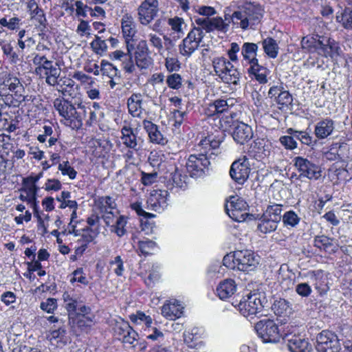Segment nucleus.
Segmentation results:
<instances>
[{"instance_id": "nucleus-36", "label": "nucleus", "mask_w": 352, "mask_h": 352, "mask_svg": "<svg viewBox=\"0 0 352 352\" xmlns=\"http://www.w3.org/2000/svg\"><path fill=\"white\" fill-rule=\"evenodd\" d=\"M221 140L212 135H209L201 140L198 145L200 151L208 155L210 150H215L219 148Z\"/></svg>"}, {"instance_id": "nucleus-37", "label": "nucleus", "mask_w": 352, "mask_h": 352, "mask_svg": "<svg viewBox=\"0 0 352 352\" xmlns=\"http://www.w3.org/2000/svg\"><path fill=\"white\" fill-rule=\"evenodd\" d=\"M313 279L315 288L320 294H325L329 289L327 277L322 271L318 270L314 272Z\"/></svg>"}, {"instance_id": "nucleus-49", "label": "nucleus", "mask_w": 352, "mask_h": 352, "mask_svg": "<svg viewBox=\"0 0 352 352\" xmlns=\"http://www.w3.org/2000/svg\"><path fill=\"white\" fill-rule=\"evenodd\" d=\"M146 43L150 45L151 47L156 49L157 52L162 55V51L163 50V42L162 39L156 33H149L146 36Z\"/></svg>"}, {"instance_id": "nucleus-60", "label": "nucleus", "mask_w": 352, "mask_h": 352, "mask_svg": "<svg viewBox=\"0 0 352 352\" xmlns=\"http://www.w3.org/2000/svg\"><path fill=\"white\" fill-rule=\"evenodd\" d=\"M195 12L200 15L206 16L205 19H210V16L217 14L214 8L208 6H199L195 8Z\"/></svg>"}, {"instance_id": "nucleus-47", "label": "nucleus", "mask_w": 352, "mask_h": 352, "mask_svg": "<svg viewBox=\"0 0 352 352\" xmlns=\"http://www.w3.org/2000/svg\"><path fill=\"white\" fill-rule=\"evenodd\" d=\"M283 223L285 227L294 228L300 222V217L293 210L286 212L282 217Z\"/></svg>"}, {"instance_id": "nucleus-3", "label": "nucleus", "mask_w": 352, "mask_h": 352, "mask_svg": "<svg viewBox=\"0 0 352 352\" xmlns=\"http://www.w3.org/2000/svg\"><path fill=\"white\" fill-rule=\"evenodd\" d=\"M263 17L262 10L252 3H248L232 14V19L234 23L239 24L243 29L253 28Z\"/></svg>"}, {"instance_id": "nucleus-10", "label": "nucleus", "mask_w": 352, "mask_h": 352, "mask_svg": "<svg viewBox=\"0 0 352 352\" xmlns=\"http://www.w3.org/2000/svg\"><path fill=\"white\" fill-rule=\"evenodd\" d=\"M210 164L207 155L201 151L199 154H192L188 157L186 167L191 177H197L208 170Z\"/></svg>"}, {"instance_id": "nucleus-50", "label": "nucleus", "mask_w": 352, "mask_h": 352, "mask_svg": "<svg viewBox=\"0 0 352 352\" xmlns=\"http://www.w3.org/2000/svg\"><path fill=\"white\" fill-rule=\"evenodd\" d=\"M92 50L97 54H102L107 50V41L100 36H96L95 39L90 43Z\"/></svg>"}, {"instance_id": "nucleus-32", "label": "nucleus", "mask_w": 352, "mask_h": 352, "mask_svg": "<svg viewBox=\"0 0 352 352\" xmlns=\"http://www.w3.org/2000/svg\"><path fill=\"white\" fill-rule=\"evenodd\" d=\"M248 72L250 75H252L260 84H265L267 82V77L270 74V71L265 67L259 65L258 61L250 64Z\"/></svg>"}, {"instance_id": "nucleus-39", "label": "nucleus", "mask_w": 352, "mask_h": 352, "mask_svg": "<svg viewBox=\"0 0 352 352\" xmlns=\"http://www.w3.org/2000/svg\"><path fill=\"white\" fill-rule=\"evenodd\" d=\"M168 52L164 56V65L168 72H178L181 68V63L176 54L169 52V47H167Z\"/></svg>"}, {"instance_id": "nucleus-30", "label": "nucleus", "mask_w": 352, "mask_h": 352, "mask_svg": "<svg viewBox=\"0 0 352 352\" xmlns=\"http://www.w3.org/2000/svg\"><path fill=\"white\" fill-rule=\"evenodd\" d=\"M236 290V285L232 279H225L216 289L217 294L221 300L231 297Z\"/></svg>"}, {"instance_id": "nucleus-31", "label": "nucleus", "mask_w": 352, "mask_h": 352, "mask_svg": "<svg viewBox=\"0 0 352 352\" xmlns=\"http://www.w3.org/2000/svg\"><path fill=\"white\" fill-rule=\"evenodd\" d=\"M142 95L133 94L127 100L129 113L133 117L140 118L142 113Z\"/></svg>"}, {"instance_id": "nucleus-24", "label": "nucleus", "mask_w": 352, "mask_h": 352, "mask_svg": "<svg viewBox=\"0 0 352 352\" xmlns=\"http://www.w3.org/2000/svg\"><path fill=\"white\" fill-rule=\"evenodd\" d=\"M232 135L237 144L242 145L252 138L253 132L249 125L243 122H237L234 124Z\"/></svg>"}, {"instance_id": "nucleus-19", "label": "nucleus", "mask_w": 352, "mask_h": 352, "mask_svg": "<svg viewBox=\"0 0 352 352\" xmlns=\"http://www.w3.org/2000/svg\"><path fill=\"white\" fill-rule=\"evenodd\" d=\"M114 333L117 338L125 344H133L138 337V333L129 322L122 320L116 322Z\"/></svg>"}, {"instance_id": "nucleus-11", "label": "nucleus", "mask_w": 352, "mask_h": 352, "mask_svg": "<svg viewBox=\"0 0 352 352\" xmlns=\"http://www.w3.org/2000/svg\"><path fill=\"white\" fill-rule=\"evenodd\" d=\"M293 162L300 177L317 180L321 177L320 168L308 159L298 156L294 158Z\"/></svg>"}, {"instance_id": "nucleus-27", "label": "nucleus", "mask_w": 352, "mask_h": 352, "mask_svg": "<svg viewBox=\"0 0 352 352\" xmlns=\"http://www.w3.org/2000/svg\"><path fill=\"white\" fill-rule=\"evenodd\" d=\"M184 307L177 300L167 301L162 307V314L168 320H175L182 316Z\"/></svg>"}, {"instance_id": "nucleus-43", "label": "nucleus", "mask_w": 352, "mask_h": 352, "mask_svg": "<svg viewBox=\"0 0 352 352\" xmlns=\"http://www.w3.org/2000/svg\"><path fill=\"white\" fill-rule=\"evenodd\" d=\"M281 212L282 205L273 204L267 206L266 210H265L263 214L265 217L272 219L278 223L282 218Z\"/></svg>"}, {"instance_id": "nucleus-45", "label": "nucleus", "mask_w": 352, "mask_h": 352, "mask_svg": "<svg viewBox=\"0 0 352 352\" xmlns=\"http://www.w3.org/2000/svg\"><path fill=\"white\" fill-rule=\"evenodd\" d=\"M60 74V69L56 66L43 72L45 78V82L50 86H55L58 84V79Z\"/></svg>"}, {"instance_id": "nucleus-1", "label": "nucleus", "mask_w": 352, "mask_h": 352, "mask_svg": "<svg viewBox=\"0 0 352 352\" xmlns=\"http://www.w3.org/2000/svg\"><path fill=\"white\" fill-rule=\"evenodd\" d=\"M259 263L260 257L249 250H236L223 258V264L226 267L248 273L254 271Z\"/></svg>"}, {"instance_id": "nucleus-64", "label": "nucleus", "mask_w": 352, "mask_h": 352, "mask_svg": "<svg viewBox=\"0 0 352 352\" xmlns=\"http://www.w3.org/2000/svg\"><path fill=\"white\" fill-rule=\"evenodd\" d=\"M65 307L68 311H75L78 307V301L76 298L70 296L68 293H64L63 295Z\"/></svg>"}, {"instance_id": "nucleus-42", "label": "nucleus", "mask_w": 352, "mask_h": 352, "mask_svg": "<svg viewBox=\"0 0 352 352\" xmlns=\"http://www.w3.org/2000/svg\"><path fill=\"white\" fill-rule=\"evenodd\" d=\"M277 226L278 223L272 219L265 217L263 214L258 221L257 228L261 232L267 234L276 230Z\"/></svg>"}, {"instance_id": "nucleus-22", "label": "nucleus", "mask_w": 352, "mask_h": 352, "mask_svg": "<svg viewBox=\"0 0 352 352\" xmlns=\"http://www.w3.org/2000/svg\"><path fill=\"white\" fill-rule=\"evenodd\" d=\"M0 96L6 106L18 107L25 100V88L23 85L12 92H7L5 87H0Z\"/></svg>"}, {"instance_id": "nucleus-28", "label": "nucleus", "mask_w": 352, "mask_h": 352, "mask_svg": "<svg viewBox=\"0 0 352 352\" xmlns=\"http://www.w3.org/2000/svg\"><path fill=\"white\" fill-rule=\"evenodd\" d=\"M142 125L148 133L149 140L151 142L158 144H165L167 140L159 130V127L151 121L144 120Z\"/></svg>"}, {"instance_id": "nucleus-51", "label": "nucleus", "mask_w": 352, "mask_h": 352, "mask_svg": "<svg viewBox=\"0 0 352 352\" xmlns=\"http://www.w3.org/2000/svg\"><path fill=\"white\" fill-rule=\"evenodd\" d=\"M276 102L279 105V109H281L285 107H288L292 104L293 98L292 95L288 91L284 89L275 99Z\"/></svg>"}, {"instance_id": "nucleus-34", "label": "nucleus", "mask_w": 352, "mask_h": 352, "mask_svg": "<svg viewBox=\"0 0 352 352\" xmlns=\"http://www.w3.org/2000/svg\"><path fill=\"white\" fill-rule=\"evenodd\" d=\"M258 45L254 43L246 42L244 43L241 47V54L245 60L248 64H252L258 62L256 58V52L258 51Z\"/></svg>"}, {"instance_id": "nucleus-41", "label": "nucleus", "mask_w": 352, "mask_h": 352, "mask_svg": "<svg viewBox=\"0 0 352 352\" xmlns=\"http://www.w3.org/2000/svg\"><path fill=\"white\" fill-rule=\"evenodd\" d=\"M126 223L127 218L124 215H118L116 217L115 221L111 226V231L118 236L121 237L126 232Z\"/></svg>"}, {"instance_id": "nucleus-23", "label": "nucleus", "mask_w": 352, "mask_h": 352, "mask_svg": "<svg viewBox=\"0 0 352 352\" xmlns=\"http://www.w3.org/2000/svg\"><path fill=\"white\" fill-rule=\"evenodd\" d=\"M287 347L291 352H310L311 346L301 335L289 334L286 336Z\"/></svg>"}, {"instance_id": "nucleus-35", "label": "nucleus", "mask_w": 352, "mask_h": 352, "mask_svg": "<svg viewBox=\"0 0 352 352\" xmlns=\"http://www.w3.org/2000/svg\"><path fill=\"white\" fill-rule=\"evenodd\" d=\"M236 101L234 98L218 99L214 100L210 104L209 111L211 113H221L226 111L230 107H232L235 104Z\"/></svg>"}, {"instance_id": "nucleus-6", "label": "nucleus", "mask_w": 352, "mask_h": 352, "mask_svg": "<svg viewBox=\"0 0 352 352\" xmlns=\"http://www.w3.org/2000/svg\"><path fill=\"white\" fill-rule=\"evenodd\" d=\"M204 36L200 28H194L179 45V51L182 56L189 58L199 47Z\"/></svg>"}, {"instance_id": "nucleus-25", "label": "nucleus", "mask_w": 352, "mask_h": 352, "mask_svg": "<svg viewBox=\"0 0 352 352\" xmlns=\"http://www.w3.org/2000/svg\"><path fill=\"white\" fill-rule=\"evenodd\" d=\"M168 171L170 175L167 178L169 184H171L173 187L180 189H185L187 187L188 177L186 175L183 174L182 166H171Z\"/></svg>"}, {"instance_id": "nucleus-18", "label": "nucleus", "mask_w": 352, "mask_h": 352, "mask_svg": "<svg viewBox=\"0 0 352 352\" xmlns=\"http://www.w3.org/2000/svg\"><path fill=\"white\" fill-rule=\"evenodd\" d=\"M195 23L202 30H204L207 32L213 31L226 32L229 27V25L220 16L211 19L198 18L195 19Z\"/></svg>"}, {"instance_id": "nucleus-12", "label": "nucleus", "mask_w": 352, "mask_h": 352, "mask_svg": "<svg viewBox=\"0 0 352 352\" xmlns=\"http://www.w3.org/2000/svg\"><path fill=\"white\" fill-rule=\"evenodd\" d=\"M316 349L318 352H339L340 344L338 336L330 331H322L317 336Z\"/></svg>"}, {"instance_id": "nucleus-21", "label": "nucleus", "mask_w": 352, "mask_h": 352, "mask_svg": "<svg viewBox=\"0 0 352 352\" xmlns=\"http://www.w3.org/2000/svg\"><path fill=\"white\" fill-rule=\"evenodd\" d=\"M137 129L125 124L121 129V140L123 144L133 151H138L142 146V140L137 136Z\"/></svg>"}, {"instance_id": "nucleus-38", "label": "nucleus", "mask_w": 352, "mask_h": 352, "mask_svg": "<svg viewBox=\"0 0 352 352\" xmlns=\"http://www.w3.org/2000/svg\"><path fill=\"white\" fill-rule=\"evenodd\" d=\"M352 5V0H347ZM337 21L342 23L346 29L352 30V9L346 8L341 12H338L336 16Z\"/></svg>"}, {"instance_id": "nucleus-5", "label": "nucleus", "mask_w": 352, "mask_h": 352, "mask_svg": "<svg viewBox=\"0 0 352 352\" xmlns=\"http://www.w3.org/2000/svg\"><path fill=\"white\" fill-rule=\"evenodd\" d=\"M212 66L217 76L228 84L238 85L240 73L230 60L223 56H217L212 59Z\"/></svg>"}, {"instance_id": "nucleus-2", "label": "nucleus", "mask_w": 352, "mask_h": 352, "mask_svg": "<svg viewBox=\"0 0 352 352\" xmlns=\"http://www.w3.org/2000/svg\"><path fill=\"white\" fill-rule=\"evenodd\" d=\"M302 47L309 52L332 58L339 55L338 44L330 38L319 36H305L301 41Z\"/></svg>"}, {"instance_id": "nucleus-52", "label": "nucleus", "mask_w": 352, "mask_h": 352, "mask_svg": "<svg viewBox=\"0 0 352 352\" xmlns=\"http://www.w3.org/2000/svg\"><path fill=\"white\" fill-rule=\"evenodd\" d=\"M58 169L61 172L64 176L67 175L70 179H74L76 177L77 172L74 168L70 166L68 161H64L59 163Z\"/></svg>"}, {"instance_id": "nucleus-46", "label": "nucleus", "mask_w": 352, "mask_h": 352, "mask_svg": "<svg viewBox=\"0 0 352 352\" xmlns=\"http://www.w3.org/2000/svg\"><path fill=\"white\" fill-rule=\"evenodd\" d=\"M130 319L135 324H144L146 327H148V331H150V327L153 322V320L150 316H146L142 311H138L135 314L131 315Z\"/></svg>"}, {"instance_id": "nucleus-44", "label": "nucleus", "mask_w": 352, "mask_h": 352, "mask_svg": "<svg viewBox=\"0 0 352 352\" xmlns=\"http://www.w3.org/2000/svg\"><path fill=\"white\" fill-rule=\"evenodd\" d=\"M273 310L276 315L287 316L292 313V308L289 302L285 299H280L274 302Z\"/></svg>"}, {"instance_id": "nucleus-58", "label": "nucleus", "mask_w": 352, "mask_h": 352, "mask_svg": "<svg viewBox=\"0 0 352 352\" xmlns=\"http://www.w3.org/2000/svg\"><path fill=\"white\" fill-rule=\"evenodd\" d=\"M101 71L103 75H106L109 78L115 77L118 74V69L112 64L105 63L104 60L101 63Z\"/></svg>"}, {"instance_id": "nucleus-9", "label": "nucleus", "mask_w": 352, "mask_h": 352, "mask_svg": "<svg viewBox=\"0 0 352 352\" xmlns=\"http://www.w3.org/2000/svg\"><path fill=\"white\" fill-rule=\"evenodd\" d=\"M225 209L228 216L238 222L244 221L248 215V205L237 196L230 197L226 204Z\"/></svg>"}, {"instance_id": "nucleus-54", "label": "nucleus", "mask_w": 352, "mask_h": 352, "mask_svg": "<svg viewBox=\"0 0 352 352\" xmlns=\"http://www.w3.org/2000/svg\"><path fill=\"white\" fill-rule=\"evenodd\" d=\"M23 86L19 79L16 77H8L4 80L0 87H5L7 89V92H12L19 87Z\"/></svg>"}, {"instance_id": "nucleus-33", "label": "nucleus", "mask_w": 352, "mask_h": 352, "mask_svg": "<svg viewBox=\"0 0 352 352\" xmlns=\"http://www.w3.org/2000/svg\"><path fill=\"white\" fill-rule=\"evenodd\" d=\"M28 12L31 19L36 20L41 25L46 22L44 11L38 6L35 0H29L26 3Z\"/></svg>"}, {"instance_id": "nucleus-62", "label": "nucleus", "mask_w": 352, "mask_h": 352, "mask_svg": "<svg viewBox=\"0 0 352 352\" xmlns=\"http://www.w3.org/2000/svg\"><path fill=\"white\" fill-rule=\"evenodd\" d=\"M41 309L46 311L47 313L51 314L57 308V302L55 298H47L45 301H43L40 305Z\"/></svg>"}, {"instance_id": "nucleus-17", "label": "nucleus", "mask_w": 352, "mask_h": 352, "mask_svg": "<svg viewBox=\"0 0 352 352\" xmlns=\"http://www.w3.org/2000/svg\"><path fill=\"white\" fill-rule=\"evenodd\" d=\"M135 64L141 69H148L153 64L152 58L149 56L148 43L145 40H140L134 53Z\"/></svg>"}, {"instance_id": "nucleus-8", "label": "nucleus", "mask_w": 352, "mask_h": 352, "mask_svg": "<svg viewBox=\"0 0 352 352\" xmlns=\"http://www.w3.org/2000/svg\"><path fill=\"white\" fill-rule=\"evenodd\" d=\"M263 305L258 293H250L238 305V309L245 318H252L263 309Z\"/></svg>"}, {"instance_id": "nucleus-20", "label": "nucleus", "mask_w": 352, "mask_h": 352, "mask_svg": "<svg viewBox=\"0 0 352 352\" xmlns=\"http://www.w3.org/2000/svg\"><path fill=\"white\" fill-rule=\"evenodd\" d=\"M121 27L123 36L126 39L127 50L130 52L134 47L133 43L135 41L134 37L137 32L133 18L129 14L124 15L121 20Z\"/></svg>"}, {"instance_id": "nucleus-61", "label": "nucleus", "mask_w": 352, "mask_h": 352, "mask_svg": "<svg viewBox=\"0 0 352 352\" xmlns=\"http://www.w3.org/2000/svg\"><path fill=\"white\" fill-rule=\"evenodd\" d=\"M76 15L78 17H87V14H89L90 7L85 4L81 1H75Z\"/></svg>"}, {"instance_id": "nucleus-26", "label": "nucleus", "mask_w": 352, "mask_h": 352, "mask_svg": "<svg viewBox=\"0 0 352 352\" xmlns=\"http://www.w3.org/2000/svg\"><path fill=\"white\" fill-rule=\"evenodd\" d=\"M204 329L200 327H192L184 333V343L192 349H201L204 346L203 342L199 340L203 337Z\"/></svg>"}, {"instance_id": "nucleus-7", "label": "nucleus", "mask_w": 352, "mask_h": 352, "mask_svg": "<svg viewBox=\"0 0 352 352\" xmlns=\"http://www.w3.org/2000/svg\"><path fill=\"white\" fill-rule=\"evenodd\" d=\"M255 330L263 342L275 343L280 338V330L274 320L264 319L258 322Z\"/></svg>"}, {"instance_id": "nucleus-29", "label": "nucleus", "mask_w": 352, "mask_h": 352, "mask_svg": "<svg viewBox=\"0 0 352 352\" xmlns=\"http://www.w3.org/2000/svg\"><path fill=\"white\" fill-rule=\"evenodd\" d=\"M334 128L333 120L327 118L316 123L314 129V134L319 140L325 139L331 135Z\"/></svg>"}, {"instance_id": "nucleus-55", "label": "nucleus", "mask_w": 352, "mask_h": 352, "mask_svg": "<svg viewBox=\"0 0 352 352\" xmlns=\"http://www.w3.org/2000/svg\"><path fill=\"white\" fill-rule=\"evenodd\" d=\"M138 244L140 252L144 255L152 254L156 247L155 243L150 240L140 241Z\"/></svg>"}, {"instance_id": "nucleus-4", "label": "nucleus", "mask_w": 352, "mask_h": 352, "mask_svg": "<svg viewBox=\"0 0 352 352\" xmlns=\"http://www.w3.org/2000/svg\"><path fill=\"white\" fill-rule=\"evenodd\" d=\"M54 107L62 119L60 122L72 129H79L82 126V120L74 106L63 98H56L54 101Z\"/></svg>"}, {"instance_id": "nucleus-16", "label": "nucleus", "mask_w": 352, "mask_h": 352, "mask_svg": "<svg viewBox=\"0 0 352 352\" xmlns=\"http://www.w3.org/2000/svg\"><path fill=\"white\" fill-rule=\"evenodd\" d=\"M167 24L170 28V36H164V40L168 41L169 44H172V39L177 41L182 38L185 34L187 24L182 17L174 16L167 19Z\"/></svg>"}, {"instance_id": "nucleus-53", "label": "nucleus", "mask_w": 352, "mask_h": 352, "mask_svg": "<svg viewBox=\"0 0 352 352\" xmlns=\"http://www.w3.org/2000/svg\"><path fill=\"white\" fill-rule=\"evenodd\" d=\"M166 82L168 87L173 89L177 90L182 86V76L177 73L168 75L166 78Z\"/></svg>"}, {"instance_id": "nucleus-40", "label": "nucleus", "mask_w": 352, "mask_h": 352, "mask_svg": "<svg viewBox=\"0 0 352 352\" xmlns=\"http://www.w3.org/2000/svg\"><path fill=\"white\" fill-rule=\"evenodd\" d=\"M265 53L271 58H275L278 54V45L276 40L268 37L262 42Z\"/></svg>"}, {"instance_id": "nucleus-48", "label": "nucleus", "mask_w": 352, "mask_h": 352, "mask_svg": "<svg viewBox=\"0 0 352 352\" xmlns=\"http://www.w3.org/2000/svg\"><path fill=\"white\" fill-rule=\"evenodd\" d=\"M333 239L326 236H316L314 240V245L320 250L327 251L333 246Z\"/></svg>"}, {"instance_id": "nucleus-63", "label": "nucleus", "mask_w": 352, "mask_h": 352, "mask_svg": "<svg viewBox=\"0 0 352 352\" xmlns=\"http://www.w3.org/2000/svg\"><path fill=\"white\" fill-rule=\"evenodd\" d=\"M73 78L81 82L85 87L92 86L95 83L94 80L91 76L86 75L82 72H75L73 75Z\"/></svg>"}, {"instance_id": "nucleus-57", "label": "nucleus", "mask_w": 352, "mask_h": 352, "mask_svg": "<svg viewBox=\"0 0 352 352\" xmlns=\"http://www.w3.org/2000/svg\"><path fill=\"white\" fill-rule=\"evenodd\" d=\"M295 138L290 135H283L279 139L280 144L288 150H293L298 146L297 142L294 140Z\"/></svg>"}, {"instance_id": "nucleus-56", "label": "nucleus", "mask_w": 352, "mask_h": 352, "mask_svg": "<svg viewBox=\"0 0 352 352\" xmlns=\"http://www.w3.org/2000/svg\"><path fill=\"white\" fill-rule=\"evenodd\" d=\"M20 21V19L18 17H12L9 20L3 17L0 19V25L10 30H14L19 28Z\"/></svg>"}, {"instance_id": "nucleus-59", "label": "nucleus", "mask_w": 352, "mask_h": 352, "mask_svg": "<svg viewBox=\"0 0 352 352\" xmlns=\"http://www.w3.org/2000/svg\"><path fill=\"white\" fill-rule=\"evenodd\" d=\"M144 331L146 332L145 335L148 339L153 341H160L164 339V333L156 327H152L151 326L150 331H148V327H146Z\"/></svg>"}, {"instance_id": "nucleus-13", "label": "nucleus", "mask_w": 352, "mask_h": 352, "mask_svg": "<svg viewBox=\"0 0 352 352\" xmlns=\"http://www.w3.org/2000/svg\"><path fill=\"white\" fill-rule=\"evenodd\" d=\"M250 170L249 160L244 156L232 164L230 175L239 184H243L248 179Z\"/></svg>"}, {"instance_id": "nucleus-14", "label": "nucleus", "mask_w": 352, "mask_h": 352, "mask_svg": "<svg viewBox=\"0 0 352 352\" xmlns=\"http://www.w3.org/2000/svg\"><path fill=\"white\" fill-rule=\"evenodd\" d=\"M159 11L157 0H144L138 8V19L142 25H148Z\"/></svg>"}, {"instance_id": "nucleus-15", "label": "nucleus", "mask_w": 352, "mask_h": 352, "mask_svg": "<svg viewBox=\"0 0 352 352\" xmlns=\"http://www.w3.org/2000/svg\"><path fill=\"white\" fill-rule=\"evenodd\" d=\"M168 192L166 190H153L146 201V209L162 212L168 206Z\"/></svg>"}]
</instances>
